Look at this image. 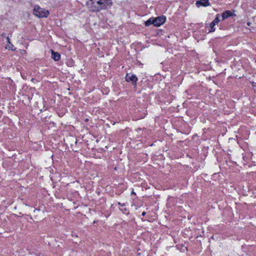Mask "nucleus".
Listing matches in <instances>:
<instances>
[{
    "label": "nucleus",
    "instance_id": "f8f14e48",
    "mask_svg": "<svg viewBox=\"0 0 256 256\" xmlns=\"http://www.w3.org/2000/svg\"><path fill=\"white\" fill-rule=\"evenodd\" d=\"M118 204L122 206H124V204H121L120 202H118Z\"/></svg>",
    "mask_w": 256,
    "mask_h": 256
},
{
    "label": "nucleus",
    "instance_id": "ddd939ff",
    "mask_svg": "<svg viewBox=\"0 0 256 256\" xmlns=\"http://www.w3.org/2000/svg\"><path fill=\"white\" fill-rule=\"evenodd\" d=\"M146 214V212H142V216H145V214Z\"/></svg>",
    "mask_w": 256,
    "mask_h": 256
},
{
    "label": "nucleus",
    "instance_id": "6e6552de",
    "mask_svg": "<svg viewBox=\"0 0 256 256\" xmlns=\"http://www.w3.org/2000/svg\"><path fill=\"white\" fill-rule=\"evenodd\" d=\"M52 58L54 60L58 61L60 59V55L56 52H54V50H52Z\"/></svg>",
    "mask_w": 256,
    "mask_h": 256
},
{
    "label": "nucleus",
    "instance_id": "39448f33",
    "mask_svg": "<svg viewBox=\"0 0 256 256\" xmlns=\"http://www.w3.org/2000/svg\"><path fill=\"white\" fill-rule=\"evenodd\" d=\"M218 16L219 15L217 14L216 18L212 22H210V25L212 30L210 32H212L215 31V28H214V27L220 21Z\"/></svg>",
    "mask_w": 256,
    "mask_h": 256
},
{
    "label": "nucleus",
    "instance_id": "1a4fd4ad",
    "mask_svg": "<svg viewBox=\"0 0 256 256\" xmlns=\"http://www.w3.org/2000/svg\"><path fill=\"white\" fill-rule=\"evenodd\" d=\"M232 16V12L230 10L225 11L222 14V18L223 20H224V19L228 18V17Z\"/></svg>",
    "mask_w": 256,
    "mask_h": 256
},
{
    "label": "nucleus",
    "instance_id": "9d476101",
    "mask_svg": "<svg viewBox=\"0 0 256 256\" xmlns=\"http://www.w3.org/2000/svg\"><path fill=\"white\" fill-rule=\"evenodd\" d=\"M153 24V19L152 18H150L147 21L145 22V25L146 26H150V24Z\"/></svg>",
    "mask_w": 256,
    "mask_h": 256
},
{
    "label": "nucleus",
    "instance_id": "f257e3e1",
    "mask_svg": "<svg viewBox=\"0 0 256 256\" xmlns=\"http://www.w3.org/2000/svg\"><path fill=\"white\" fill-rule=\"evenodd\" d=\"M111 0H90L87 2L89 10L92 12H99L112 6Z\"/></svg>",
    "mask_w": 256,
    "mask_h": 256
},
{
    "label": "nucleus",
    "instance_id": "7ed1b4c3",
    "mask_svg": "<svg viewBox=\"0 0 256 256\" xmlns=\"http://www.w3.org/2000/svg\"><path fill=\"white\" fill-rule=\"evenodd\" d=\"M125 79L126 82H130L134 85H136L138 80L136 76L133 74H127L125 76Z\"/></svg>",
    "mask_w": 256,
    "mask_h": 256
},
{
    "label": "nucleus",
    "instance_id": "f03ea898",
    "mask_svg": "<svg viewBox=\"0 0 256 256\" xmlns=\"http://www.w3.org/2000/svg\"><path fill=\"white\" fill-rule=\"evenodd\" d=\"M34 14L38 18H46L49 14V12L38 6H35L33 10Z\"/></svg>",
    "mask_w": 256,
    "mask_h": 256
},
{
    "label": "nucleus",
    "instance_id": "2eb2a0df",
    "mask_svg": "<svg viewBox=\"0 0 256 256\" xmlns=\"http://www.w3.org/2000/svg\"><path fill=\"white\" fill-rule=\"evenodd\" d=\"M132 194H135V193L134 192H132Z\"/></svg>",
    "mask_w": 256,
    "mask_h": 256
},
{
    "label": "nucleus",
    "instance_id": "20e7f679",
    "mask_svg": "<svg viewBox=\"0 0 256 256\" xmlns=\"http://www.w3.org/2000/svg\"><path fill=\"white\" fill-rule=\"evenodd\" d=\"M166 21V18L164 16L157 17L153 19V24L156 26H160Z\"/></svg>",
    "mask_w": 256,
    "mask_h": 256
},
{
    "label": "nucleus",
    "instance_id": "423d86ee",
    "mask_svg": "<svg viewBox=\"0 0 256 256\" xmlns=\"http://www.w3.org/2000/svg\"><path fill=\"white\" fill-rule=\"evenodd\" d=\"M196 5L198 7H200V6H210V3L208 0H200L196 1Z\"/></svg>",
    "mask_w": 256,
    "mask_h": 256
},
{
    "label": "nucleus",
    "instance_id": "4468645a",
    "mask_svg": "<svg viewBox=\"0 0 256 256\" xmlns=\"http://www.w3.org/2000/svg\"><path fill=\"white\" fill-rule=\"evenodd\" d=\"M248 25L250 26V22H248Z\"/></svg>",
    "mask_w": 256,
    "mask_h": 256
},
{
    "label": "nucleus",
    "instance_id": "0eeeda50",
    "mask_svg": "<svg viewBox=\"0 0 256 256\" xmlns=\"http://www.w3.org/2000/svg\"><path fill=\"white\" fill-rule=\"evenodd\" d=\"M6 42H8V44L6 47V48L8 49L11 50H14L16 48H14V45L11 43L10 41V39L8 36L6 37Z\"/></svg>",
    "mask_w": 256,
    "mask_h": 256
},
{
    "label": "nucleus",
    "instance_id": "9b49d317",
    "mask_svg": "<svg viewBox=\"0 0 256 256\" xmlns=\"http://www.w3.org/2000/svg\"><path fill=\"white\" fill-rule=\"evenodd\" d=\"M122 212L126 214H128V212H127L126 208H124V209L122 210Z\"/></svg>",
    "mask_w": 256,
    "mask_h": 256
}]
</instances>
